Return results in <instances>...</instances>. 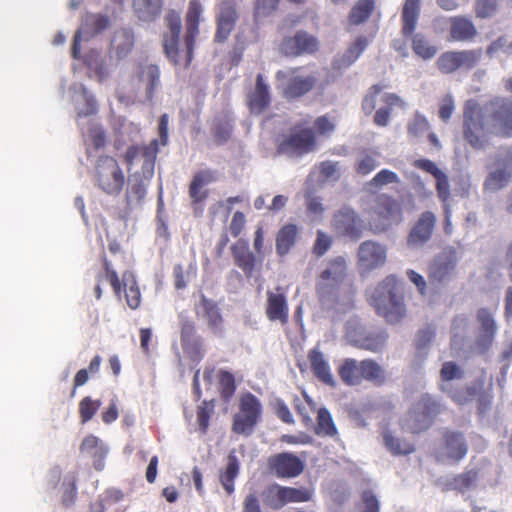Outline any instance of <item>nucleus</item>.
<instances>
[{"mask_svg": "<svg viewBox=\"0 0 512 512\" xmlns=\"http://www.w3.org/2000/svg\"><path fill=\"white\" fill-rule=\"evenodd\" d=\"M421 12V0H404L401 11V33L405 38H412L413 52L423 60L432 59L437 54V47L421 33L414 34Z\"/></svg>", "mask_w": 512, "mask_h": 512, "instance_id": "obj_4", "label": "nucleus"}, {"mask_svg": "<svg viewBox=\"0 0 512 512\" xmlns=\"http://www.w3.org/2000/svg\"><path fill=\"white\" fill-rule=\"evenodd\" d=\"M282 96L287 100L299 99L315 89L316 73H307L306 66L289 67L275 74Z\"/></svg>", "mask_w": 512, "mask_h": 512, "instance_id": "obj_6", "label": "nucleus"}, {"mask_svg": "<svg viewBox=\"0 0 512 512\" xmlns=\"http://www.w3.org/2000/svg\"><path fill=\"white\" fill-rule=\"evenodd\" d=\"M112 47L118 59L128 56L134 47V35L130 30L121 29L115 32Z\"/></svg>", "mask_w": 512, "mask_h": 512, "instance_id": "obj_39", "label": "nucleus"}, {"mask_svg": "<svg viewBox=\"0 0 512 512\" xmlns=\"http://www.w3.org/2000/svg\"><path fill=\"white\" fill-rule=\"evenodd\" d=\"M231 254L236 266H238L247 278L253 275L256 257L253 252L250 251L249 245L245 240H238L231 246Z\"/></svg>", "mask_w": 512, "mask_h": 512, "instance_id": "obj_30", "label": "nucleus"}, {"mask_svg": "<svg viewBox=\"0 0 512 512\" xmlns=\"http://www.w3.org/2000/svg\"><path fill=\"white\" fill-rule=\"evenodd\" d=\"M318 50V39L304 30H299L294 35L285 37L280 44L281 53L291 58L312 55Z\"/></svg>", "mask_w": 512, "mask_h": 512, "instance_id": "obj_16", "label": "nucleus"}, {"mask_svg": "<svg viewBox=\"0 0 512 512\" xmlns=\"http://www.w3.org/2000/svg\"><path fill=\"white\" fill-rule=\"evenodd\" d=\"M191 270H193L192 265L185 271L183 266L177 264L173 268V276H174V284L175 288L178 290L184 289L187 286V277L189 276Z\"/></svg>", "mask_w": 512, "mask_h": 512, "instance_id": "obj_63", "label": "nucleus"}, {"mask_svg": "<svg viewBox=\"0 0 512 512\" xmlns=\"http://www.w3.org/2000/svg\"><path fill=\"white\" fill-rule=\"evenodd\" d=\"M311 118L296 123L289 134L279 143L278 151L291 156H303L316 149L315 130L310 127Z\"/></svg>", "mask_w": 512, "mask_h": 512, "instance_id": "obj_7", "label": "nucleus"}, {"mask_svg": "<svg viewBox=\"0 0 512 512\" xmlns=\"http://www.w3.org/2000/svg\"><path fill=\"white\" fill-rule=\"evenodd\" d=\"M110 26V19L103 14L86 13L82 19L81 27L78 29L83 33L84 38L90 39L102 33Z\"/></svg>", "mask_w": 512, "mask_h": 512, "instance_id": "obj_32", "label": "nucleus"}, {"mask_svg": "<svg viewBox=\"0 0 512 512\" xmlns=\"http://www.w3.org/2000/svg\"><path fill=\"white\" fill-rule=\"evenodd\" d=\"M146 195V185L142 179L136 178L134 179L127 191H126V200L128 204H139Z\"/></svg>", "mask_w": 512, "mask_h": 512, "instance_id": "obj_48", "label": "nucleus"}, {"mask_svg": "<svg viewBox=\"0 0 512 512\" xmlns=\"http://www.w3.org/2000/svg\"><path fill=\"white\" fill-rule=\"evenodd\" d=\"M505 91L512 94V76L504 80ZM512 138V100L496 96L484 107L475 99H468L463 106V137L469 145L483 149L489 136Z\"/></svg>", "mask_w": 512, "mask_h": 512, "instance_id": "obj_1", "label": "nucleus"}, {"mask_svg": "<svg viewBox=\"0 0 512 512\" xmlns=\"http://www.w3.org/2000/svg\"><path fill=\"white\" fill-rule=\"evenodd\" d=\"M512 177V171L507 169H497L491 172L484 183L485 189L491 191H497L509 183Z\"/></svg>", "mask_w": 512, "mask_h": 512, "instance_id": "obj_45", "label": "nucleus"}, {"mask_svg": "<svg viewBox=\"0 0 512 512\" xmlns=\"http://www.w3.org/2000/svg\"><path fill=\"white\" fill-rule=\"evenodd\" d=\"M338 374L348 386L360 385L364 380L376 386H382L386 382L385 370L373 359L358 361L346 358L339 366Z\"/></svg>", "mask_w": 512, "mask_h": 512, "instance_id": "obj_5", "label": "nucleus"}, {"mask_svg": "<svg viewBox=\"0 0 512 512\" xmlns=\"http://www.w3.org/2000/svg\"><path fill=\"white\" fill-rule=\"evenodd\" d=\"M270 473L278 478H295L302 474L304 462L291 452H282L270 456L267 460Z\"/></svg>", "mask_w": 512, "mask_h": 512, "instance_id": "obj_17", "label": "nucleus"}, {"mask_svg": "<svg viewBox=\"0 0 512 512\" xmlns=\"http://www.w3.org/2000/svg\"><path fill=\"white\" fill-rule=\"evenodd\" d=\"M457 258L453 254L437 256L428 267V279L431 284H442L455 274Z\"/></svg>", "mask_w": 512, "mask_h": 512, "instance_id": "obj_23", "label": "nucleus"}, {"mask_svg": "<svg viewBox=\"0 0 512 512\" xmlns=\"http://www.w3.org/2000/svg\"><path fill=\"white\" fill-rule=\"evenodd\" d=\"M362 512H379L380 504L371 490H365L361 495Z\"/></svg>", "mask_w": 512, "mask_h": 512, "instance_id": "obj_60", "label": "nucleus"}, {"mask_svg": "<svg viewBox=\"0 0 512 512\" xmlns=\"http://www.w3.org/2000/svg\"><path fill=\"white\" fill-rule=\"evenodd\" d=\"M94 180L99 189L112 196L119 195L125 185V175L120 164L109 155L97 159Z\"/></svg>", "mask_w": 512, "mask_h": 512, "instance_id": "obj_9", "label": "nucleus"}, {"mask_svg": "<svg viewBox=\"0 0 512 512\" xmlns=\"http://www.w3.org/2000/svg\"><path fill=\"white\" fill-rule=\"evenodd\" d=\"M159 152V141L153 139L149 144H136L128 147L124 155V160L128 165H132L139 157L143 158V169L153 171L157 154Z\"/></svg>", "mask_w": 512, "mask_h": 512, "instance_id": "obj_25", "label": "nucleus"}, {"mask_svg": "<svg viewBox=\"0 0 512 512\" xmlns=\"http://www.w3.org/2000/svg\"><path fill=\"white\" fill-rule=\"evenodd\" d=\"M163 0H133V9L138 18L143 21H152L159 16Z\"/></svg>", "mask_w": 512, "mask_h": 512, "instance_id": "obj_38", "label": "nucleus"}, {"mask_svg": "<svg viewBox=\"0 0 512 512\" xmlns=\"http://www.w3.org/2000/svg\"><path fill=\"white\" fill-rule=\"evenodd\" d=\"M430 128L427 118L416 112L413 119L407 125L408 135L412 138H418L426 133Z\"/></svg>", "mask_w": 512, "mask_h": 512, "instance_id": "obj_49", "label": "nucleus"}, {"mask_svg": "<svg viewBox=\"0 0 512 512\" xmlns=\"http://www.w3.org/2000/svg\"><path fill=\"white\" fill-rule=\"evenodd\" d=\"M195 311L197 316H201L206 320L209 329L214 334L220 335L223 332L224 319L215 301L202 294L199 303L195 307Z\"/></svg>", "mask_w": 512, "mask_h": 512, "instance_id": "obj_26", "label": "nucleus"}, {"mask_svg": "<svg viewBox=\"0 0 512 512\" xmlns=\"http://www.w3.org/2000/svg\"><path fill=\"white\" fill-rule=\"evenodd\" d=\"M232 132V126L228 121H219L213 127V136L218 144L226 142Z\"/></svg>", "mask_w": 512, "mask_h": 512, "instance_id": "obj_59", "label": "nucleus"}, {"mask_svg": "<svg viewBox=\"0 0 512 512\" xmlns=\"http://www.w3.org/2000/svg\"><path fill=\"white\" fill-rule=\"evenodd\" d=\"M397 182H399V178L395 172L388 169H383L372 178V180L369 182V185L379 188L384 185Z\"/></svg>", "mask_w": 512, "mask_h": 512, "instance_id": "obj_58", "label": "nucleus"}, {"mask_svg": "<svg viewBox=\"0 0 512 512\" xmlns=\"http://www.w3.org/2000/svg\"><path fill=\"white\" fill-rule=\"evenodd\" d=\"M140 80L147 83L146 97L152 100L155 90L160 85V69L157 65L150 64L142 68L140 73Z\"/></svg>", "mask_w": 512, "mask_h": 512, "instance_id": "obj_41", "label": "nucleus"}, {"mask_svg": "<svg viewBox=\"0 0 512 512\" xmlns=\"http://www.w3.org/2000/svg\"><path fill=\"white\" fill-rule=\"evenodd\" d=\"M478 477V472L475 470L465 471L455 475L450 482L447 483L448 489H454L459 492H464L471 488Z\"/></svg>", "mask_w": 512, "mask_h": 512, "instance_id": "obj_47", "label": "nucleus"}, {"mask_svg": "<svg viewBox=\"0 0 512 512\" xmlns=\"http://www.w3.org/2000/svg\"><path fill=\"white\" fill-rule=\"evenodd\" d=\"M214 412L213 401H203L197 408V422L200 431L205 434L209 427L211 415Z\"/></svg>", "mask_w": 512, "mask_h": 512, "instance_id": "obj_52", "label": "nucleus"}, {"mask_svg": "<svg viewBox=\"0 0 512 512\" xmlns=\"http://www.w3.org/2000/svg\"><path fill=\"white\" fill-rule=\"evenodd\" d=\"M217 379L221 398L228 402L236 391L235 377L231 372L221 369L217 374Z\"/></svg>", "mask_w": 512, "mask_h": 512, "instance_id": "obj_44", "label": "nucleus"}, {"mask_svg": "<svg viewBox=\"0 0 512 512\" xmlns=\"http://www.w3.org/2000/svg\"><path fill=\"white\" fill-rule=\"evenodd\" d=\"M435 223L436 216L433 212H423L407 237V245L411 248H415L425 244L432 236Z\"/></svg>", "mask_w": 512, "mask_h": 512, "instance_id": "obj_24", "label": "nucleus"}, {"mask_svg": "<svg viewBox=\"0 0 512 512\" xmlns=\"http://www.w3.org/2000/svg\"><path fill=\"white\" fill-rule=\"evenodd\" d=\"M308 360L310 363L311 370L315 377H317L320 381L325 384L333 385L334 379L330 370V366L326 361L324 354L314 348L308 353Z\"/></svg>", "mask_w": 512, "mask_h": 512, "instance_id": "obj_33", "label": "nucleus"}, {"mask_svg": "<svg viewBox=\"0 0 512 512\" xmlns=\"http://www.w3.org/2000/svg\"><path fill=\"white\" fill-rule=\"evenodd\" d=\"M262 412L261 401L251 392L243 393L239 398L238 411L233 416L232 431L250 436L261 420Z\"/></svg>", "mask_w": 512, "mask_h": 512, "instance_id": "obj_10", "label": "nucleus"}, {"mask_svg": "<svg viewBox=\"0 0 512 512\" xmlns=\"http://www.w3.org/2000/svg\"><path fill=\"white\" fill-rule=\"evenodd\" d=\"M369 44V40L365 36H359L355 39L353 43L350 44V46L345 51L343 57H342V64L344 66H349L353 64L359 56L363 53V51L366 49V47Z\"/></svg>", "mask_w": 512, "mask_h": 512, "instance_id": "obj_46", "label": "nucleus"}, {"mask_svg": "<svg viewBox=\"0 0 512 512\" xmlns=\"http://www.w3.org/2000/svg\"><path fill=\"white\" fill-rule=\"evenodd\" d=\"M384 343L385 337L382 334L368 335L362 340L361 347L372 352H377L383 347Z\"/></svg>", "mask_w": 512, "mask_h": 512, "instance_id": "obj_64", "label": "nucleus"}, {"mask_svg": "<svg viewBox=\"0 0 512 512\" xmlns=\"http://www.w3.org/2000/svg\"><path fill=\"white\" fill-rule=\"evenodd\" d=\"M358 266L364 271H372L382 267L387 260V249L384 245L367 240L362 242L358 248Z\"/></svg>", "mask_w": 512, "mask_h": 512, "instance_id": "obj_19", "label": "nucleus"}, {"mask_svg": "<svg viewBox=\"0 0 512 512\" xmlns=\"http://www.w3.org/2000/svg\"><path fill=\"white\" fill-rule=\"evenodd\" d=\"M181 345L185 352L194 360L203 358V349L200 339L196 336V326L192 321L185 320L181 323Z\"/></svg>", "mask_w": 512, "mask_h": 512, "instance_id": "obj_29", "label": "nucleus"}, {"mask_svg": "<svg viewBox=\"0 0 512 512\" xmlns=\"http://www.w3.org/2000/svg\"><path fill=\"white\" fill-rule=\"evenodd\" d=\"M331 228L338 236L356 241L362 236L364 224L355 210L345 206L334 213Z\"/></svg>", "mask_w": 512, "mask_h": 512, "instance_id": "obj_15", "label": "nucleus"}, {"mask_svg": "<svg viewBox=\"0 0 512 512\" xmlns=\"http://www.w3.org/2000/svg\"><path fill=\"white\" fill-rule=\"evenodd\" d=\"M333 238L322 230H317L316 239L312 246V253L316 257L320 258L324 256L332 247Z\"/></svg>", "mask_w": 512, "mask_h": 512, "instance_id": "obj_51", "label": "nucleus"}, {"mask_svg": "<svg viewBox=\"0 0 512 512\" xmlns=\"http://www.w3.org/2000/svg\"><path fill=\"white\" fill-rule=\"evenodd\" d=\"M382 435L385 447L394 456L409 455L415 451L412 443L395 437L389 430L384 431Z\"/></svg>", "mask_w": 512, "mask_h": 512, "instance_id": "obj_40", "label": "nucleus"}, {"mask_svg": "<svg viewBox=\"0 0 512 512\" xmlns=\"http://www.w3.org/2000/svg\"><path fill=\"white\" fill-rule=\"evenodd\" d=\"M379 153L378 152H367L363 151L359 154L354 168L355 171L360 175H368L372 171L376 169L378 166V159Z\"/></svg>", "mask_w": 512, "mask_h": 512, "instance_id": "obj_43", "label": "nucleus"}, {"mask_svg": "<svg viewBox=\"0 0 512 512\" xmlns=\"http://www.w3.org/2000/svg\"><path fill=\"white\" fill-rule=\"evenodd\" d=\"M441 412L440 404L429 395L422 396L410 410L405 425L413 434L428 429Z\"/></svg>", "mask_w": 512, "mask_h": 512, "instance_id": "obj_13", "label": "nucleus"}, {"mask_svg": "<svg viewBox=\"0 0 512 512\" xmlns=\"http://www.w3.org/2000/svg\"><path fill=\"white\" fill-rule=\"evenodd\" d=\"M463 376V370L455 362L447 361L443 363L440 371V377L443 382L461 379Z\"/></svg>", "mask_w": 512, "mask_h": 512, "instance_id": "obj_57", "label": "nucleus"}, {"mask_svg": "<svg viewBox=\"0 0 512 512\" xmlns=\"http://www.w3.org/2000/svg\"><path fill=\"white\" fill-rule=\"evenodd\" d=\"M481 57V49L447 51L438 57L436 66L441 73L451 74L460 68L467 70L474 68Z\"/></svg>", "mask_w": 512, "mask_h": 512, "instance_id": "obj_14", "label": "nucleus"}, {"mask_svg": "<svg viewBox=\"0 0 512 512\" xmlns=\"http://www.w3.org/2000/svg\"><path fill=\"white\" fill-rule=\"evenodd\" d=\"M383 90L379 84L372 85L362 100V110L366 115H371L375 110L377 97Z\"/></svg>", "mask_w": 512, "mask_h": 512, "instance_id": "obj_55", "label": "nucleus"}, {"mask_svg": "<svg viewBox=\"0 0 512 512\" xmlns=\"http://www.w3.org/2000/svg\"><path fill=\"white\" fill-rule=\"evenodd\" d=\"M368 216L373 229L383 232L402 221V208L395 198L383 193L373 199Z\"/></svg>", "mask_w": 512, "mask_h": 512, "instance_id": "obj_8", "label": "nucleus"}, {"mask_svg": "<svg viewBox=\"0 0 512 512\" xmlns=\"http://www.w3.org/2000/svg\"><path fill=\"white\" fill-rule=\"evenodd\" d=\"M347 276V262L343 256H336L327 262L325 269L319 274L315 289L320 300H328L337 296L340 284Z\"/></svg>", "mask_w": 512, "mask_h": 512, "instance_id": "obj_11", "label": "nucleus"}, {"mask_svg": "<svg viewBox=\"0 0 512 512\" xmlns=\"http://www.w3.org/2000/svg\"><path fill=\"white\" fill-rule=\"evenodd\" d=\"M450 41L471 42L478 34L473 21L463 15L450 17L449 20Z\"/></svg>", "mask_w": 512, "mask_h": 512, "instance_id": "obj_28", "label": "nucleus"}, {"mask_svg": "<svg viewBox=\"0 0 512 512\" xmlns=\"http://www.w3.org/2000/svg\"><path fill=\"white\" fill-rule=\"evenodd\" d=\"M271 103L269 85L265 83L264 76L258 74L254 89L247 95V106L251 113H263Z\"/></svg>", "mask_w": 512, "mask_h": 512, "instance_id": "obj_27", "label": "nucleus"}, {"mask_svg": "<svg viewBox=\"0 0 512 512\" xmlns=\"http://www.w3.org/2000/svg\"><path fill=\"white\" fill-rule=\"evenodd\" d=\"M239 461L234 452L229 453L227 465L224 471L220 472L219 480L228 495L234 492V481L239 474Z\"/></svg>", "mask_w": 512, "mask_h": 512, "instance_id": "obj_36", "label": "nucleus"}, {"mask_svg": "<svg viewBox=\"0 0 512 512\" xmlns=\"http://www.w3.org/2000/svg\"><path fill=\"white\" fill-rule=\"evenodd\" d=\"M312 495H313L312 490H310L308 488H305V487L295 488V487H286L285 486L286 504L308 502L311 500Z\"/></svg>", "mask_w": 512, "mask_h": 512, "instance_id": "obj_54", "label": "nucleus"}, {"mask_svg": "<svg viewBox=\"0 0 512 512\" xmlns=\"http://www.w3.org/2000/svg\"><path fill=\"white\" fill-rule=\"evenodd\" d=\"M375 8V0H357L348 15L349 24L359 26L365 23L371 17Z\"/></svg>", "mask_w": 512, "mask_h": 512, "instance_id": "obj_35", "label": "nucleus"}, {"mask_svg": "<svg viewBox=\"0 0 512 512\" xmlns=\"http://www.w3.org/2000/svg\"><path fill=\"white\" fill-rule=\"evenodd\" d=\"M298 227L295 224H286L280 228L276 235V252L285 256L295 245L298 237Z\"/></svg>", "mask_w": 512, "mask_h": 512, "instance_id": "obj_34", "label": "nucleus"}, {"mask_svg": "<svg viewBox=\"0 0 512 512\" xmlns=\"http://www.w3.org/2000/svg\"><path fill=\"white\" fill-rule=\"evenodd\" d=\"M217 179V171L212 169H202L193 175L188 187L192 206L196 207L209 197V190L205 186L216 182Z\"/></svg>", "mask_w": 512, "mask_h": 512, "instance_id": "obj_21", "label": "nucleus"}, {"mask_svg": "<svg viewBox=\"0 0 512 512\" xmlns=\"http://www.w3.org/2000/svg\"><path fill=\"white\" fill-rule=\"evenodd\" d=\"M315 433L327 437H334L338 434L330 412L324 407L318 410Z\"/></svg>", "mask_w": 512, "mask_h": 512, "instance_id": "obj_42", "label": "nucleus"}, {"mask_svg": "<svg viewBox=\"0 0 512 512\" xmlns=\"http://www.w3.org/2000/svg\"><path fill=\"white\" fill-rule=\"evenodd\" d=\"M101 406L100 400L84 397L79 403V415L82 423L90 421Z\"/></svg>", "mask_w": 512, "mask_h": 512, "instance_id": "obj_50", "label": "nucleus"}, {"mask_svg": "<svg viewBox=\"0 0 512 512\" xmlns=\"http://www.w3.org/2000/svg\"><path fill=\"white\" fill-rule=\"evenodd\" d=\"M103 268L105 279L110 283L115 295L120 297L123 290L127 305L133 310L137 309L141 303V292L134 274L131 271H125L120 280L105 255L103 257Z\"/></svg>", "mask_w": 512, "mask_h": 512, "instance_id": "obj_12", "label": "nucleus"}, {"mask_svg": "<svg viewBox=\"0 0 512 512\" xmlns=\"http://www.w3.org/2000/svg\"><path fill=\"white\" fill-rule=\"evenodd\" d=\"M262 500L266 507L279 510L286 505L285 486L273 483L262 492Z\"/></svg>", "mask_w": 512, "mask_h": 512, "instance_id": "obj_37", "label": "nucleus"}, {"mask_svg": "<svg viewBox=\"0 0 512 512\" xmlns=\"http://www.w3.org/2000/svg\"><path fill=\"white\" fill-rule=\"evenodd\" d=\"M370 304L378 315L390 323L399 322L405 315L403 296L398 293L397 278L387 276L374 290L370 297Z\"/></svg>", "mask_w": 512, "mask_h": 512, "instance_id": "obj_3", "label": "nucleus"}, {"mask_svg": "<svg viewBox=\"0 0 512 512\" xmlns=\"http://www.w3.org/2000/svg\"><path fill=\"white\" fill-rule=\"evenodd\" d=\"M237 20V1L220 0L218 4V13L216 15V32L214 35V41L217 43L225 42L234 30Z\"/></svg>", "mask_w": 512, "mask_h": 512, "instance_id": "obj_18", "label": "nucleus"}, {"mask_svg": "<svg viewBox=\"0 0 512 512\" xmlns=\"http://www.w3.org/2000/svg\"><path fill=\"white\" fill-rule=\"evenodd\" d=\"M455 109V103L453 96L450 94L445 95L440 104H439V117L444 121L447 122Z\"/></svg>", "mask_w": 512, "mask_h": 512, "instance_id": "obj_62", "label": "nucleus"}, {"mask_svg": "<svg viewBox=\"0 0 512 512\" xmlns=\"http://www.w3.org/2000/svg\"><path fill=\"white\" fill-rule=\"evenodd\" d=\"M266 316L270 321H279L282 325L288 323L289 306L283 287L277 286L274 291H267Z\"/></svg>", "mask_w": 512, "mask_h": 512, "instance_id": "obj_22", "label": "nucleus"}, {"mask_svg": "<svg viewBox=\"0 0 512 512\" xmlns=\"http://www.w3.org/2000/svg\"><path fill=\"white\" fill-rule=\"evenodd\" d=\"M476 320L479 324V334L475 341V347L480 354H483L493 344L497 332V324L493 312L488 308L478 309Z\"/></svg>", "mask_w": 512, "mask_h": 512, "instance_id": "obj_20", "label": "nucleus"}, {"mask_svg": "<svg viewBox=\"0 0 512 512\" xmlns=\"http://www.w3.org/2000/svg\"><path fill=\"white\" fill-rule=\"evenodd\" d=\"M497 9V0H475L474 12L477 18H491L496 14Z\"/></svg>", "mask_w": 512, "mask_h": 512, "instance_id": "obj_53", "label": "nucleus"}, {"mask_svg": "<svg viewBox=\"0 0 512 512\" xmlns=\"http://www.w3.org/2000/svg\"><path fill=\"white\" fill-rule=\"evenodd\" d=\"M441 389L447 392L455 403L460 405L467 403L475 395V389L473 387H465L461 390H450L446 385H442Z\"/></svg>", "mask_w": 512, "mask_h": 512, "instance_id": "obj_56", "label": "nucleus"}, {"mask_svg": "<svg viewBox=\"0 0 512 512\" xmlns=\"http://www.w3.org/2000/svg\"><path fill=\"white\" fill-rule=\"evenodd\" d=\"M436 191L438 198L442 201L445 206L448 203L450 198V185L448 181V177L443 173L439 177L436 178Z\"/></svg>", "mask_w": 512, "mask_h": 512, "instance_id": "obj_61", "label": "nucleus"}, {"mask_svg": "<svg viewBox=\"0 0 512 512\" xmlns=\"http://www.w3.org/2000/svg\"><path fill=\"white\" fill-rule=\"evenodd\" d=\"M443 438L449 459H452L454 462H459L466 456L468 446L462 433L447 430Z\"/></svg>", "mask_w": 512, "mask_h": 512, "instance_id": "obj_31", "label": "nucleus"}, {"mask_svg": "<svg viewBox=\"0 0 512 512\" xmlns=\"http://www.w3.org/2000/svg\"><path fill=\"white\" fill-rule=\"evenodd\" d=\"M203 6L199 0H190L185 16V36L184 43L186 50L179 51L178 44L180 33L182 29L180 14L174 10H170L165 16V22L169 29L168 33L164 35V50L167 57L173 62L174 65L188 68L191 64L195 46L196 37L199 34V23Z\"/></svg>", "mask_w": 512, "mask_h": 512, "instance_id": "obj_2", "label": "nucleus"}]
</instances>
